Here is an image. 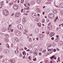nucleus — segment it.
<instances>
[{
  "label": "nucleus",
  "mask_w": 63,
  "mask_h": 63,
  "mask_svg": "<svg viewBox=\"0 0 63 63\" xmlns=\"http://www.w3.org/2000/svg\"><path fill=\"white\" fill-rule=\"evenodd\" d=\"M55 34V33L52 32H51V37H52L53 36H54Z\"/></svg>",
  "instance_id": "obj_14"
},
{
  "label": "nucleus",
  "mask_w": 63,
  "mask_h": 63,
  "mask_svg": "<svg viewBox=\"0 0 63 63\" xmlns=\"http://www.w3.org/2000/svg\"><path fill=\"white\" fill-rule=\"evenodd\" d=\"M2 48L0 47V51L2 50Z\"/></svg>",
  "instance_id": "obj_54"
},
{
  "label": "nucleus",
  "mask_w": 63,
  "mask_h": 63,
  "mask_svg": "<svg viewBox=\"0 0 63 63\" xmlns=\"http://www.w3.org/2000/svg\"><path fill=\"white\" fill-rule=\"evenodd\" d=\"M51 40H54V37H53L52 38H51Z\"/></svg>",
  "instance_id": "obj_55"
},
{
  "label": "nucleus",
  "mask_w": 63,
  "mask_h": 63,
  "mask_svg": "<svg viewBox=\"0 0 63 63\" xmlns=\"http://www.w3.org/2000/svg\"><path fill=\"white\" fill-rule=\"evenodd\" d=\"M40 19V18L39 17H37V18H36L35 20L36 21H39V20Z\"/></svg>",
  "instance_id": "obj_9"
},
{
  "label": "nucleus",
  "mask_w": 63,
  "mask_h": 63,
  "mask_svg": "<svg viewBox=\"0 0 63 63\" xmlns=\"http://www.w3.org/2000/svg\"><path fill=\"white\" fill-rule=\"evenodd\" d=\"M13 1L14 2H16V1H17V0H13Z\"/></svg>",
  "instance_id": "obj_49"
},
{
  "label": "nucleus",
  "mask_w": 63,
  "mask_h": 63,
  "mask_svg": "<svg viewBox=\"0 0 63 63\" xmlns=\"http://www.w3.org/2000/svg\"><path fill=\"white\" fill-rule=\"evenodd\" d=\"M23 54L24 55H26V52L25 51H23Z\"/></svg>",
  "instance_id": "obj_25"
},
{
  "label": "nucleus",
  "mask_w": 63,
  "mask_h": 63,
  "mask_svg": "<svg viewBox=\"0 0 63 63\" xmlns=\"http://www.w3.org/2000/svg\"><path fill=\"white\" fill-rule=\"evenodd\" d=\"M12 25L11 24H10L9 25V27H11V26H12Z\"/></svg>",
  "instance_id": "obj_46"
},
{
  "label": "nucleus",
  "mask_w": 63,
  "mask_h": 63,
  "mask_svg": "<svg viewBox=\"0 0 63 63\" xmlns=\"http://www.w3.org/2000/svg\"><path fill=\"white\" fill-rule=\"evenodd\" d=\"M3 57V56L1 55L0 56V58H2Z\"/></svg>",
  "instance_id": "obj_39"
},
{
  "label": "nucleus",
  "mask_w": 63,
  "mask_h": 63,
  "mask_svg": "<svg viewBox=\"0 0 63 63\" xmlns=\"http://www.w3.org/2000/svg\"><path fill=\"white\" fill-rule=\"evenodd\" d=\"M31 27L32 28H33L34 27V26L33 24H32L31 25Z\"/></svg>",
  "instance_id": "obj_30"
},
{
  "label": "nucleus",
  "mask_w": 63,
  "mask_h": 63,
  "mask_svg": "<svg viewBox=\"0 0 63 63\" xmlns=\"http://www.w3.org/2000/svg\"><path fill=\"white\" fill-rule=\"evenodd\" d=\"M58 16L54 20V21H55H55H56L57 20V19H58Z\"/></svg>",
  "instance_id": "obj_29"
},
{
  "label": "nucleus",
  "mask_w": 63,
  "mask_h": 63,
  "mask_svg": "<svg viewBox=\"0 0 63 63\" xmlns=\"http://www.w3.org/2000/svg\"><path fill=\"white\" fill-rule=\"evenodd\" d=\"M42 22H45V19H43L42 20Z\"/></svg>",
  "instance_id": "obj_34"
},
{
  "label": "nucleus",
  "mask_w": 63,
  "mask_h": 63,
  "mask_svg": "<svg viewBox=\"0 0 63 63\" xmlns=\"http://www.w3.org/2000/svg\"><path fill=\"white\" fill-rule=\"evenodd\" d=\"M41 0H37L36 1L37 3V4H40V2H41Z\"/></svg>",
  "instance_id": "obj_22"
},
{
  "label": "nucleus",
  "mask_w": 63,
  "mask_h": 63,
  "mask_svg": "<svg viewBox=\"0 0 63 63\" xmlns=\"http://www.w3.org/2000/svg\"><path fill=\"white\" fill-rule=\"evenodd\" d=\"M14 6V7H18V8L19 7V6H18L17 5H15Z\"/></svg>",
  "instance_id": "obj_33"
},
{
  "label": "nucleus",
  "mask_w": 63,
  "mask_h": 63,
  "mask_svg": "<svg viewBox=\"0 0 63 63\" xmlns=\"http://www.w3.org/2000/svg\"><path fill=\"white\" fill-rule=\"evenodd\" d=\"M15 53L16 54H17L19 52V51L18 50H16L15 51Z\"/></svg>",
  "instance_id": "obj_20"
},
{
  "label": "nucleus",
  "mask_w": 63,
  "mask_h": 63,
  "mask_svg": "<svg viewBox=\"0 0 63 63\" xmlns=\"http://www.w3.org/2000/svg\"><path fill=\"white\" fill-rule=\"evenodd\" d=\"M29 60H30V59H31V57H29Z\"/></svg>",
  "instance_id": "obj_53"
},
{
  "label": "nucleus",
  "mask_w": 63,
  "mask_h": 63,
  "mask_svg": "<svg viewBox=\"0 0 63 63\" xmlns=\"http://www.w3.org/2000/svg\"><path fill=\"white\" fill-rule=\"evenodd\" d=\"M23 22V23H25V21L26 20V19L25 18H23L22 19Z\"/></svg>",
  "instance_id": "obj_19"
},
{
  "label": "nucleus",
  "mask_w": 63,
  "mask_h": 63,
  "mask_svg": "<svg viewBox=\"0 0 63 63\" xmlns=\"http://www.w3.org/2000/svg\"><path fill=\"white\" fill-rule=\"evenodd\" d=\"M39 36H40V38H42L44 37V34H39Z\"/></svg>",
  "instance_id": "obj_13"
},
{
  "label": "nucleus",
  "mask_w": 63,
  "mask_h": 63,
  "mask_svg": "<svg viewBox=\"0 0 63 63\" xmlns=\"http://www.w3.org/2000/svg\"><path fill=\"white\" fill-rule=\"evenodd\" d=\"M8 29L9 30H10L11 29V27H9V28H8Z\"/></svg>",
  "instance_id": "obj_45"
},
{
  "label": "nucleus",
  "mask_w": 63,
  "mask_h": 63,
  "mask_svg": "<svg viewBox=\"0 0 63 63\" xmlns=\"http://www.w3.org/2000/svg\"><path fill=\"white\" fill-rule=\"evenodd\" d=\"M46 52V50L43 51V53H44Z\"/></svg>",
  "instance_id": "obj_60"
},
{
  "label": "nucleus",
  "mask_w": 63,
  "mask_h": 63,
  "mask_svg": "<svg viewBox=\"0 0 63 63\" xmlns=\"http://www.w3.org/2000/svg\"><path fill=\"white\" fill-rule=\"evenodd\" d=\"M35 33L37 34V33H39V31L38 30L36 29L35 30Z\"/></svg>",
  "instance_id": "obj_16"
},
{
  "label": "nucleus",
  "mask_w": 63,
  "mask_h": 63,
  "mask_svg": "<svg viewBox=\"0 0 63 63\" xmlns=\"http://www.w3.org/2000/svg\"><path fill=\"white\" fill-rule=\"evenodd\" d=\"M56 49H57V50H58V51H59V50H60L59 49H58V48H57Z\"/></svg>",
  "instance_id": "obj_58"
},
{
  "label": "nucleus",
  "mask_w": 63,
  "mask_h": 63,
  "mask_svg": "<svg viewBox=\"0 0 63 63\" xmlns=\"http://www.w3.org/2000/svg\"><path fill=\"white\" fill-rule=\"evenodd\" d=\"M30 9V7H28L27 8H26V9H27V10H29Z\"/></svg>",
  "instance_id": "obj_32"
},
{
  "label": "nucleus",
  "mask_w": 63,
  "mask_h": 63,
  "mask_svg": "<svg viewBox=\"0 0 63 63\" xmlns=\"http://www.w3.org/2000/svg\"><path fill=\"white\" fill-rule=\"evenodd\" d=\"M54 56H52V57H51L50 58L51 59H52V58H54V59H56V57H54Z\"/></svg>",
  "instance_id": "obj_17"
},
{
  "label": "nucleus",
  "mask_w": 63,
  "mask_h": 63,
  "mask_svg": "<svg viewBox=\"0 0 63 63\" xmlns=\"http://www.w3.org/2000/svg\"><path fill=\"white\" fill-rule=\"evenodd\" d=\"M10 61L12 63H15V60L14 59H12L10 60Z\"/></svg>",
  "instance_id": "obj_8"
},
{
  "label": "nucleus",
  "mask_w": 63,
  "mask_h": 63,
  "mask_svg": "<svg viewBox=\"0 0 63 63\" xmlns=\"http://www.w3.org/2000/svg\"><path fill=\"white\" fill-rule=\"evenodd\" d=\"M14 9L15 10H17V9H18V7H16V6H13Z\"/></svg>",
  "instance_id": "obj_24"
},
{
  "label": "nucleus",
  "mask_w": 63,
  "mask_h": 63,
  "mask_svg": "<svg viewBox=\"0 0 63 63\" xmlns=\"http://www.w3.org/2000/svg\"><path fill=\"white\" fill-rule=\"evenodd\" d=\"M60 13L61 15H63V10H61L60 11Z\"/></svg>",
  "instance_id": "obj_26"
},
{
  "label": "nucleus",
  "mask_w": 63,
  "mask_h": 63,
  "mask_svg": "<svg viewBox=\"0 0 63 63\" xmlns=\"http://www.w3.org/2000/svg\"><path fill=\"white\" fill-rule=\"evenodd\" d=\"M43 15H45V12H43Z\"/></svg>",
  "instance_id": "obj_63"
},
{
  "label": "nucleus",
  "mask_w": 63,
  "mask_h": 63,
  "mask_svg": "<svg viewBox=\"0 0 63 63\" xmlns=\"http://www.w3.org/2000/svg\"><path fill=\"white\" fill-rule=\"evenodd\" d=\"M18 28L19 30H22L23 28V27L22 25H19L18 26Z\"/></svg>",
  "instance_id": "obj_4"
},
{
  "label": "nucleus",
  "mask_w": 63,
  "mask_h": 63,
  "mask_svg": "<svg viewBox=\"0 0 63 63\" xmlns=\"http://www.w3.org/2000/svg\"><path fill=\"white\" fill-rule=\"evenodd\" d=\"M29 41H32V39L31 38H30L29 39Z\"/></svg>",
  "instance_id": "obj_47"
},
{
  "label": "nucleus",
  "mask_w": 63,
  "mask_h": 63,
  "mask_svg": "<svg viewBox=\"0 0 63 63\" xmlns=\"http://www.w3.org/2000/svg\"><path fill=\"white\" fill-rule=\"evenodd\" d=\"M60 7L61 8H63V3H61L60 5Z\"/></svg>",
  "instance_id": "obj_15"
},
{
  "label": "nucleus",
  "mask_w": 63,
  "mask_h": 63,
  "mask_svg": "<svg viewBox=\"0 0 63 63\" xmlns=\"http://www.w3.org/2000/svg\"><path fill=\"white\" fill-rule=\"evenodd\" d=\"M24 49H25V50H26V49H27V48L26 47H25L24 48Z\"/></svg>",
  "instance_id": "obj_64"
},
{
  "label": "nucleus",
  "mask_w": 63,
  "mask_h": 63,
  "mask_svg": "<svg viewBox=\"0 0 63 63\" xmlns=\"http://www.w3.org/2000/svg\"><path fill=\"white\" fill-rule=\"evenodd\" d=\"M40 11L41 10L39 8H38L36 9V12L37 13H40Z\"/></svg>",
  "instance_id": "obj_11"
},
{
  "label": "nucleus",
  "mask_w": 63,
  "mask_h": 63,
  "mask_svg": "<svg viewBox=\"0 0 63 63\" xmlns=\"http://www.w3.org/2000/svg\"><path fill=\"white\" fill-rule=\"evenodd\" d=\"M50 24H51V23H49L48 24V25H50Z\"/></svg>",
  "instance_id": "obj_61"
},
{
  "label": "nucleus",
  "mask_w": 63,
  "mask_h": 63,
  "mask_svg": "<svg viewBox=\"0 0 63 63\" xmlns=\"http://www.w3.org/2000/svg\"><path fill=\"white\" fill-rule=\"evenodd\" d=\"M1 7H3V4H1Z\"/></svg>",
  "instance_id": "obj_59"
},
{
  "label": "nucleus",
  "mask_w": 63,
  "mask_h": 63,
  "mask_svg": "<svg viewBox=\"0 0 63 63\" xmlns=\"http://www.w3.org/2000/svg\"><path fill=\"white\" fill-rule=\"evenodd\" d=\"M17 23H20V21L19 20H18L17 21Z\"/></svg>",
  "instance_id": "obj_36"
},
{
  "label": "nucleus",
  "mask_w": 63,
  "mask_h": 63,
  "mask_svg": "<svg viewBox=\"0 0 63 63\" xmlns=\"http://www.w3.org/2000/svg\"><path fill=\"white\" fill-rule=\"evenodd\" d=\"M15 34L16 35H17V36H20L21 34V32H20L19 31H16L15 32Z\"/></svg>",
  "instance_id": "obj_2"
},
{
  "label": "nucleus",
  "mask_w": 63,
  "mask_h": 63,
  "mask_svg": "<svg viewBox=\"0 0 63 63\" xmlns=\"http://www.w3.org/2000/svg\"><path fill=\"white\" fill-rule=\"evenodd\" d=\"M6 45L7 47H8V48H10V46H9V44H6Z\"/></svg>",
  "instance_id": "obj_27"
},
{
  "label": "nucleus",
  "mask_w": 63,
  "mask_h": 63,
  "mask_svg": "<svg viewBox=\"0 0 63 63\" xmlns=\"http://www.w3.org/2000/svg\"><path fill=\"white\" fill-rule=\"evenodd\" d=\"M34 1H32L31 2V5H34Z\"/></svg>",
  "instance_id": "obj_28"
},
{
  "label": "nucleus",
  "mask_w": 63,
  "mask_h": 63,
  "mask_svg": "<svg viewBox=\"0 0 63 63\" xmlns=\"http://www.w3.org/2000/svg\"><path fill=\"white\" fill-rule=\"evenodd\" d=\"M51 50V49H49L48 50V51H50V50Z\"/></svg>",
  "instance_id": "obj_62"
},
{
  "label": "nucleus",
  "mask_w": 63,
  "mask_h": 63,
  "mask_svg": "<svg viewBox=\"0 0 63 63\" xmlns=\"http://www.w3.org/2000/svg\"><path fill=\"white\" fill-rule=\"evenodd\" d=\"M1 31L2 32H5V31H6V29H5V28L2 29H1Z\"/></svg>",
  "instance_id": "obj_12"
},
{
  "label": "nucleus",
  "mask_w": 63,
  "mask_h": 63,
  "mask_svg": "<svg viewBox=\"0 0 63 63\" xmlns=\"http://www.w3.org/2000/svg\"><path fill=\"white\" fill-rule=\"evenodd\" d=\"M32 16L33 18H36L37 16V14L35 13H33L32 14Z\"/></svg>",
  "instance_id": "obj_5"
},
{
  "label": "nucleus",
  "mask_w": 63,
  "mask_h": 63,
  "mask_svg": "<svg viewBox=\"0 0 63 63\" xmlns=\"http://www.w3.org/2000/svg\"><path fill=\"white\" fill-rule=\"evenodd\" d=\"M54 16V14L52 13L48 15L49 18L51 19H53Z\"/></svg>",
  "instance_id": "obj_3"
},
{
  "label": "nucleus",
  "mask_w": 63,
  "mask_h": 63,
  "mask_svg": "<svg viewBox=\"0 0 63 63\" xmlns=\"http://www.w3.org/2000/svg\"><path fill=\"white\" fill-rule=\"evenodd\" d=\"M49 26H48V29H51V27H49Z\"/></svg>",
  "instance_id": "obj_57"
},
{
  "label": "nucleus",
  "mask_w": 63,
  "mask_h": 63,
  "mask_svg": "<svg viewBox=\"0 0 63 63\" xmlns=\"http://www.w3.org/2000/svg\"><path fill=\"white\" fill-rule=\"evenodd\" d=\"M14 47V45L13 44H12L11 46V47Z\"/></svg>",
  "instance_id": "obj_50"
},
{
  "label": "nucleus",
  "mask_w": 63,
  "mask_h": 63,
  "mask_svg": "<svg viewBox=\"0 0 63 63\" xmlns=\"http://www.w3.org/2000/svg\"><path fill=\"white\" fill-rule=\"evenodd\" d=\"M53 12L54 14H57V10H53Z\"/></svg>",
  "instance_id": "obj_10"
},
{
  "label": "nucleus",
  "mask_w": 63,
  "mask_h": 63,
  "mask_svg": "<svg viewBox=\"0 0 63 63\" xmlns=\"http://www.w3.org/2000/svg\"><path fill=\"white\" fill-rule=\"evenodd\" d=\"M15 40L17 42H19V40H18V39L16 38H15Z\"/></svg>",
  "instance_id": "obj_23"
},
{
  "label": "nucleus",
  "mask_w": 63,
  "mask_h": 63,
  "mask_svg": "<svg viewBox=\"0 0 63 63\" xmlns=\"http://www.w3.org/2000/svg\"><path fill=\"white\" fill-rule=\"evenodd\" d=\"M12 5V3H9V5L10 6V5Z\"/></svg>",
  "instance_id": "obj_56"
},
{
  "label": "nucleus",
  "mask_w": 63,
  "mask_h": 63,
  "mask_svg": "<svg viewBox=\"0 0 63 63\" xmlns=\"http://www.w3.org/2000/svg\"><path fill=\"white\" fill-rule=\"evenodd\" d=\"M28 7H30V4L29 3H28Z\"/></svg>",
  "instance_id": "obj_37"
},
{
  "label": "nucleus",
  "mask_w": 63,
  "mask_h": 63,
  "mask_svg": "<svg viewBox=\"0 0 63 63\" xmlns=\"http://www.w3.org/2000/svg\"><path fill=\"white\" fill-rule=\"evenodd\" d=\"M5 41L7 42H8L9 41V39H8V38H5Z\"/></svg>",
  "instance_id": "obj_21"
},
{
  "label": "nucleus",
  "mask_w": 63,
  "mask_h": 63,
  "mask_svg": "<svg viewBox=\"0 0 63 63\" xmlns=\"http://www.w3.org/2000/svg\"><path fill=\"white\" fill-rule=\"evenodd\" d=\"M37 25H38V26H39V27H41L42 26L41 25V24L40 23H37Z\"/></svg>",
  "instance_id": "obj_18"
},
{
  "label": "nucleus",
  "mask_w": 63,
  "mask_h": 63,
  "mask_svg": "<svg viewBox=\"0 0 63 63\" xmlns=\"http://www.w3.org/2000/svg\"><path fill=\"white\" fill-rule=\"evenodd\" d=\"M4 52L5 53H6V54L8 53H9V50L7 49L4 50Z\"/></svg>",
  "instance_id": "obj_6"
},
{
  "label": "nucleus",
  "mask_w": 63,
  "mask_h": 63,
  "mask_svg": "<svg viewBox=\"0 0 63 63\" xmlns=\"http://www.w3.org/2000/svg\"><path fill=\"white\" fill-rule=\"evenodd\" d=\"M36 60L37 58H35L34 59V61H36Z\"/></svg>",
  "instance_id": "obj_51"
},
{
  "label": "nucleus",
  "mask_w": 63,
  "mask_h": 63,
  "mask_svg": "<svg viewBox=\"0 0 63 63\" xmlns=\"http://www.w3.org/2000/svg\"><path fill=\"white\" fill-rule=\"evenodd\" d=\"M25 32H26V33H28V31L27 30H25Z\"/></svg>",
  "instance_id": "obj_35"
},
{
  "label": "nucleus",
  "mask_w": 63,
  "mask_h": 63,
  "mask_svg": "<svg viewBox=\"0 0 63 63\" xmlns=\"http://www.w3.org/2000/svg\"><path fill=\"white\" fill-rule=\"evenodd\" d=\"M7 31L9 33L10 32V30H9L8 29H7Z\"/></svg>",
  "instance_id": "obj_41"
},
{
  "label": "nucleus",
  "mask_w": 63,
  "mask_h": 63,
  "mask_svg": "<svg viewBox=\"0 0 63 63\" xmlns=\"http://www.w3.org/2000/svg\"><path fill=\"white\" fill-rule=\"evenodd\" d=\"M16 15V17H19V16H20V15L18 13H17L16 14H15Z\"/></svg>",
  "instance_id": "obj_7"
},
{
  "label": "nucleus",
  "mask_w": 63,
  "mask_h": 63,
  "mask_svg": "<svg viewBox=\"0 0 63 63\" xmlns=\"http://www.w3.org/2000/svg\"><path fill=\"white\" fill-rule=\"evenodd\" d=\"M44 29V28L43 27H41L40 28V29L41 30H42V29Z\"/></svg>",
  "instance_id": "obj_38"
},
{
  "label": "nucleus",
  "mask_w": 63,
  "mask_h": 63,
  "mask_svg": "<svg viewBox=\"0 0 63 63\" xmlns=\"http://www.w3.org/2000/svg\"><path fill=\"white\" fill-rule=\"evenodd\" d=\"M24 1V0H21V3H23Z\"/></svg>",
  "instance_id": "obj_43"
},
{
  "label": "nucleus",
  "mask_w": 63,
  "mask_h": 63,
  "mask_svg": "<svg viewBox=\"0 0 63 63\" xmlns=\"http://www.w3.org/2000/svg\"><path fill=\"white\" fill-rule=\"evenodd\" d=\"M3 13L4 15L6 16H8V14H9L8 11L6 9L4 10L3 11Z\"/></svg>",
  "instance_id": "obj_1"
},
{
  "label": "nucleus",
  "mask_w": 63,
  "mask_h": 63,
  "mask_svg": "<svg viewBox=\"0 0 63 63\" xmlns=\"http://www.w3.org/2000/svg\"><path fill=\"white\" fill-rule=\"evenodd\" d=\"M53 50L54 52H55L56 51V50L55 49H53Z\"/></svg>",
  "instance_id": "obj_42"
},
{
  "label": "nucleus",
  "mask_w": 63,
  "mask_h": 63,
  "mask_svg": "<svg viewBox=\"0 0 63 63\" xmlns=\"http://www.w3.org/2000/svg\"><path fill=\"white\" fill-rule=\"evenodd\" d=\"M37 54H38L37 52H35V53H34V55H37Z\"/></svg>",
  "instance_id": "obj_31"
},
{
  "label": "nucleus",
  "mask_w": 63,
  "mask_h": 63,
  "mask_svg": "<svg viewBox=\"0 0 63 63\" xmlns=\"http://www.w3.org/2000/svg\"><path fill=\"white\" fill-rule=\"evenodd\" d=\"M11 32H13L14 31V30H13V29H11Z\"/></svg>",
  "instance_id": "obj_44"
},
{
  "label": "nucleus",
  "mask_w": 63,
  "mask_h": 63,
  "mask_svg": "<svg viewBox=\"0 0 63 63\" xmlns=\"http://www.w3.org/2000/svg\"><path fill=\"white\" fill-rule=\"evenodd\" d=\"M47 22H49V19H47Z\"/></svg>",
  "instance_id": "obj_52"
},
{
  "label": "nucleus",
  "mask_w": 63,
  "mask_h": 63,
  "mask_svg": "<svg viewBox=\"0 0 63 63\" xmlns=\"http://www.w3.org/2000/svg\"><path fill=\"white\" fill-rule=\"evenodd\" d=\"M6 3H8V2H9L8 0H6Z\"/></svg>",
  "instance_id": "obj_48"
},
{
  "label": "nucleus",
  "mask_w": 63,
  "mask_h": 63,
  "mask_svg": "<svg viewBox=\"0 0 63 63\" xmlns=\"http://www.w3.org/2000/svg\"><path fill=\"white\" fill-rule=\"evenodd\" d=\"M39 55H42V53L41 52H40L39 53Z\"/></svg>",
  "instance_id": "obj_40"
}]
</instances>
